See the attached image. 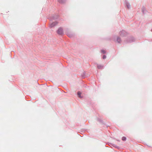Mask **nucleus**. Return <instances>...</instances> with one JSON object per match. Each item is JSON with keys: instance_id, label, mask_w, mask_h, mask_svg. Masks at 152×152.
Returning a JSON list of instances; mask_svg holds the SVG:
<instances>
[{"instance_id": "6", "label": "nucleus", "mask_w": 152, "mask_h": 152, "mask_svg": "<svg viewBox=\"0 0 152 152\" xmlns=\"http://www.w3.org/2000/svg\"><path fill=\"white\" fill-rule=\"evenodd\" d=\"M117 40L118 43H120L121 41V39L118 37L117 38Z\"/></svg>"}, {"instance_id": "5", "label": "nucleus", "mask_w": 152, "mask_h": 152, "mask_svg": "<svg viewBox=\"0 0 152 152\" xmlns=\"http://www.w3.org/2000/svg\"><path fill=\"white\" fill-rule=\"evenodd\" d=\"M81 93L79 91L77 92V95H78L79 97L80 98H81Z\"/></svg>"}, {"instance_id": "4", "label": "nucleus", "mask_w": 152, "mask_h": 152, "mask_svg": "<svg viewBox=\"0 0 152 152\" xmlns=\"http://www.w3.org/2000/svg\"><path fill=\"white\" fill-rule=\"evenodd\" d=\"M58 1L60 3H63L65 1V0H58Z\"/></svg>"}, {"instance_id": "8", "label": "nucleus", "mask_w": 152, "mask_h": 152, "mask_svg": "<svg viewBox=\"0 0 152 152\" xmlns=\"http://www.w3.org/2000/svg\"><path fill=\"white\" fill-rule=\"evenodd\" d=\"M67 35L70 37H72V35L69 34H67Z\"/></svg>"}, {"instance_id": "10", "label": "nucleus", "mask_w": 152, "mask_h": 152, "mask_svg": "<svg viewBox=\"0 0 152 152\" xmlns=\"http://www.w3.org/2000/svg\"><path fill=\"white\" fill-rule=\"evenodd\" d=\"M106 58V56H105V55H104L103 56V59H104L105 58Z\"/></svg>"}, {"instance_id": "1", "label": "nucleus", "mask_w": 152, "mask_h": 152, "mask_svg": "<svg viewBox=\"0 0 152 152\" xmlns=\"http://www.w3.org/2000/svg\"><path fill=\"white\" fill-rule=\"evenodd\" d=\"M58 24V23L56 22H53L52 23H50L49 25V27L50 28H52L54 26H56V25H57Z\"/></svg>"}, {"instance_id": "2", "label": "nucleus", "mask_w": 152, "mask_h": 152, "mask_svg": "<svg viewBox=\"0 0 152 152\" xmlns=\"http://www.w3.org/2000/svg\"><path fill=\"white\" fill-rule=\"evenodd\" d=\"M57 33L59 34H62L63 33L62 28H59L57 31Z\"/></svg>"}, {"instance_id": "7", "label": "nucleus", "mask_w": 152, "mask_h": 152, "mask_svg": "<svg viewBox=\"0 0 152 152\" xmlns=\"http://www.w3.org/2000/svg\"><path fill=\"white\" fill-rule=\"evenodd\" d=\"M126 137H123L122 138V140H126Z\"/></svg>"}, {"instance_id": "9", "label": "nucleus", "mask_w": 152, "mask_h": 152, "mask_svg": "<svg viewBox=\"0 0 152 152\" xmlns=\"http://www.w3.org/2000/svg\"><path fill=\"white\" fill-rule=\"evenodd\" d=\"M102 52L104 53H106L105 51L104 50H102Z\"/></svg>"}, {"instance_id": "3", "label": "nucleus", "mask_w": 152, "mask_h": 152, "mask_svg": "<svg viewBox=\"0 0 152 152\" xmlns=\"http://www.w3.org/2000/svg\"><path fill=\"white\" fill-rule=\"evenodd\" d=\"M97 67L99 69H102L103 67V66L98 65Z\"/></svg>"}, {"instance_id": "11", "label": "nucleus", "mask_w": 152, "mask_h": 152, "mask_svg": "<svg viewBox=\"0 0 152 152\" xmlns=\"http://www.w3.org/2000/svg\"><path fill=\"white\" fill-rule=\"evenodd\" d=\"M127 6L128 7V8H129V7H128V5H127Z\"/></svg>"}]
</instances>
